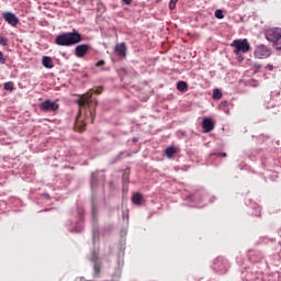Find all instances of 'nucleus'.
Segmentation results:
<instances>
[{
	"instance_id": "nucleus-29",
	"label": "nucleus",
	"mask_w": 281,
	"mask_h": 281,
	"mask_svg": "<svg viewBox=\"0 0 281 281\" xmlns=\"http://www.w3.org/2000/svg\"><path fill=\"white\" fill-rule=\"evenodd\" d=\"M213 155H215V157H227V153H223V151L216 153V154H213Z\"/></svg>"
},
{
	"instance_id": "nucleus-12",
	"label": "nucleus",
	"mask_w": 281,
	"mask_h": 281,
	"mask_svg": "<svg viewBox=\"0 0 281 281\" xmlns=\"http://www.w3.org/2000/svg\"><path fill=\"white\" fill-rule=\"evenodd\" d=\"M202 127L204 130V133H210L212 131H214V121H212V119H204L202 121Z\"/></svg>"
},
{
	"instance_id": "nucleus-4",
	"label": "nucleus",
	"mask_w": 281,
	"mask_h": 281,
	"mask_svg": "<svg viewBox=\"0 0 281 281\" xmlns=\"http://www.w3.org/2000/svg\"><path fill=\"white\" fill-rule=\"evenodd\" d=\"M232 47H235V54H247L249 49H251V46L249 45V41L247 38L244 40H235L231 44Z\"/></svg>"
},
{
	"instance_id": "nucleus-36",
	"label": "nucleus",
	"mask_w": 281,
	"mask_h": 281,
	"mask_svg": "<svg viewBox=\"0 0 281 281\" xmlns=\"http://www.w3.org/2000/svg\"><path fill=\"white\" fill-rule=\"evenodd\" d=\"M238 60H239V63H243V60H245V58H243V56H238Z\"/></svg>"
},
{
	"instance_id": "nucleus-1",
	"label": "nucleus",
	"mask_w": 281,
	"mask_h": 281,
	"mask_svg": "<svg viewBox=\"0 0 281 281\" xmlns=\"http://www.w3.org/2000/svg\"><path fill=\"white\" fill-rule=\"evenodd\" d=\"M82 42V35L78 31L72 30V32L61 33L56 36L55 43L59 47H71V45H78Z\"/></svg>"
},
{
	"instance_id": "nucleus-33",
	"label": "nucleus",
	"mask_w": 281,
	"mask_h": 281,
	"mask_svg": "<svg viewBox=\"0 0 281 281\" xmlns=\"http://www.w3.org/2000/svg\"><path fill=\"white\" fill-rule=\"evenodd\" d=\"M123 3L125 5H131V3H133V0H123Z\"/></svg>"
},
{
	"instance_id": "nucleus-11",
	"label": "nucleus",
	"mask_w": 281,
	"mask_h": 281,
	"mask_svg": "<svg viewBox=\"0 0 281 281\" xmlns=\"http://www.w3.org/2000/svg\"><path fill=\"white\" fill-rule=\"evenodd\" d=\"M114 54L119 56V58H126V43H119L114 46Z\"/></svg>"
},
{
	"instance_id": "nucleus-8",
	"label": "nucleus",
	"mask_w": 281,
	"mask_h": 281,
	"mask_svg": "<svg viewBox=\"0 0 281 281\" xmlns=\"http://www.w3.org/2000/svg\"><path fill=\"white\" fill-rule=\"evenodd\" d=\"M59 108H60V105L58 103H56L49 99L45 100L44 102H42L40 104V109L44 113H54V111H58Z\"/></svg>"
},
{
	"instance_id": "nucleus-9",
	"label": "nucleus",
	"mask_w": 281,
	"mask_h": 281,
	"mask_svg": "<svg viewBox=\"0 0 281 281\" xmlns=\"http://www.w3.org/2000/svg\"><path fill=\"white\" fill-rule=\"evenodd\" d=\"M2 19L8 23V25H11V27H16L20 23L19 18L16 14L10 12V11H4L2 12Z\"/></svg>"
},
{
	"instance_id": "nucleus-35",
	"label": "nucleus",
	"mask_w": 281,
	"mask_h": 281,
	"mask_svg": "<svg viewBox=\"0 0 281 281\" xmlns=\"http://www.w3.org/2000/svg\"><path fill=\"white\" fill-rule=\"evenodd\" d=\"M102 70L103 71H111V67H103Z\"/></svg>"
},
{
	"instance_id": "nucleus-28",
	"label": "nucleus",
	"mask_w": 281,
	"mask_h": 281,
	"mask_svg": "<svg viewBox=\"0 0 281 281\" xmlns=\"http://www.w3.org/2000/svg\"><path fill=\"white\" fill-rule=\"evenodd\" d=\"M0 63L1 65L5 64V57H3V52L0 50Z\"/></svg>"
},
{
	"instance_id": "nucleus-16",
	"label": "nucleus",
	"mask_w": 281,
	"mask_h": 281,
	"mask_svg": "<svg viewBox=\"0 0 281 281\" xmlns=\"http://www.w3.org/2000/svg\"><path fill=\"white\" fill-rule=\"evenodd\" d=\"M177 153V149L175 147H167L165 150V155L166 157H168L169 159L175 157V154Z\"/></svg>"
},
{
	"instance_id": "nucleus-6",
	"label": "nucleus",
	"mask_w": 281,
	"mask_h": 281,
	"mask_svg": "<svg viewBox=\"0 0 281 281\" xmlns=\"http://www.w3.org/2000/svg\"><path fill=\"white\" fill-rule=\"evenodd\" d=\"M254 56L259 59L269 58L271 56V48L265 44H259L254 50Z\"/></svg>"
},
{
	"instance_id": "nucleus-13",
	"label": "nucleus",
	"mask_w": 281,
	"mask_h": 281,
	"mask_svg": "<svg viewBox=\"0 0 281 281\" xmlns=\"http://www.w3.org/2000/svg\"><path fill=\"white\" fill-rule=\"evenodd\" d=\"M249 258L252 262H260L263 256L259 250H249Z\"/></svg>"
},
{
	"instance_id": "nucleus-31",
	"label": "nucleus",
	"mask_w": 281,
	"mask_h": 281,
	"mask_svg": "<svg viewBox=\"0 0 281 281\" xmlns=\"http://www.w3.org/2000/svg\"><path fill=\"white\" fill-rule=\"evenodd\" d=\"M262 68V65L256 63L254 64V69H261Z\"/></svg>"
},
{
	"instance_id": "nucleus-25",
	"label": "nucleus",
	"mask_w": 281,
	"mask_h": 281,
	"mask_svg": "<svg viewBox=\"0 0 281 281\" xmlns=\"http://www.w3.org/2000/svg\"><path fill=\"white\" fill-rule=\"evenodd\" d=\"M128 179H130L128 173H123V176H122L123 183H128Z\"/></svg>"
},
{
	"instance_id": "nucleus-27",
	"label": "nucleus",
	"mask_w": 281,
	"mask_h": 281,
	"mask_svg": "<svg viewBox=\"0 0 281 281\" xmlns=\"http://www.w3.org/2000/svg\"><path fill=\"white\" fill-rule=\"evenodd\" d=\"M122 155H124V151H121V153H119V155L115 156L114 162L115 161H121L122 160Z\"/></svg>"
},
{
	"instance_id": "nucleus-14",
	"label": "nucleus",
	"mask_w": 281,
	"mask_h": 281,
	"mask_svg": "<svg viewBox=\"0 0 281 281\" xmlns=\"http://www.w3.org/2000/svg\"><path fill=\"white\" fill-rule=\"evenodd\" d=\"M42 65L45 69H54V60L49 56L42 57Z\"/></svg>"
},
{
	"instance_id": "nucleus-38",
	"label": "nucleus",
	"mask_w": 281,
	"mask_h": 281,
	"mask_svg": "<svg viewBox=\"0 0 281 281\" xmlns=\"http://www.w3.org/2000/svg\"><path fill=\"white\" fill-rule=\"evenodd\" d=\"M222 104H224V105L227 104V101H224Z\"/></svg>"
},
{
	"instance_id": "nucleus-10",
	"label": "nucleus",
	"mask_w": 281,
	"mask_h": 281,
	"mask_svg": "<svg viewBox=\"0 0 281 281\" xmlns=\"http://www.w3.org/2000/svg\"><path fill=\"white\" fill-rule=\"evenodd\" d=\"M89 45L88 44H80L77 45L75 48V55L77 58H85L87 56V52H89Z\"/></svg>"
},
{
	"instance_id": "nucleus-34",
	"label": "nucleus",
	"mask_w": 281,
	"mask_h": 281,
	"mask_svg": "<svg viewBox=\"0 0 281 281\" xmlns=\"http://www.w3.org/2000/svg\"><path fill=\"white\" fill-rule=\"evenodd\" d=\"M94 93H97V94H99V95H100V93H102V88H98V89H95V90H94Z\"/></svg>"
},
{
	"instance_id": "nucleus-32",
	"label": "nucleus",
	"mask_w": 281,
	"mask_h": 281,
	"mask_svg": "<svg viewBox=\"0 0 281 281\" xmlns=\"http://www.w3.org/2000/svg\"><path fill=\"white\" fill-rule=\"evenodd\" d=\"M42 196H43V199H47V200L52 199L49 193H43Z\"/></svg>"
},
{
	"instance_id": "nucleus-15",
	"label": "nucleus",
	"mask_w": 281,
	"mask_h": 281,
	"mask_svg": "<svg viewBox=\"0 0 281 281\" xmlns=\"http://www.w3.org/2000/svg\"><path fill=\"white\" fill-rule=\"evenodd\" d=\"M132 203L134 205H142V203H144V194H142L139 192L134 193L132 196Z\"/></svg>"
},
{
	"instance_id": "nucleus-18",
	"label": "nucleus",
	"mask_w": 281,
	"mask_h": 281,
	"mask_svg": "<svg viewBox=\"0 0 281 281\" xmlns=\"http://www.w3.org/2000/svg\"><path fill=\"white\" fill-rule=\"evenodd\" d=\"M252 210H254V212H252L254 216H258L259 217L261 212H262V209L260 207V205L255 204L252 206Z\"/></svg>"
},
{
	"instance_id": "nucleus-24",
	"label": "nucleus",
	"mask_w": 281,
	"mask_h": 281,
	"mask_svg": "<svg viewBox=\"0 0 281 281\" xmlns=\"http://www.w3.org/2000/svg\"><path fill=\"white\" fill-rule=\"evenodd\" d=\"M200 196H201V192H195L193 194V201H198V202L203 201V199H201Z\"/></svg>"
},
{
	"instance_id": "nucleus-37",
	"label": "nucleus",
	"mask_w": 281,
	"mask_h": 281,
	"mask_svg": "<svg viewBox=\"0 0 281 281\" xmlns=\"http://www.w3.org/2000/svg\"><path fill=\"white\" fill-rule=\"evenodd\" d=\"M132 142H134V143L138 142L137 137H134V138L132 139Z\"/></svg>"
},
{
	"instance_id": "nucleus-19",
	"label": "nucleus",
	"mask_w": 281,
	"mask_h": 281,
	"mask_svg": "<svg viewBox=\"0 0 281 281\" xmlns=\"http://www.w3.org/2000/svg\"><path fill=\"white\" fill-rule=\"evenodd\" d=\"M4 91H14V82L9 81L5 82L3 86Z\"/></svg>"
},
{
	"instance_id": "nucleus-3",
	"label": "nucleus",
	"mask_w": 281,
	"mask_h": 281,
	"mask_svg": "<svg viewBox=\"0 0 281 281\" xmlns=\"http://www.w3.org/2000/svg\"><path fill=\"white\" fill-rule=\"evenodd\" d=\"M88 260L93 266V276H94V278H100V273L102 271V260H100V256L98 255L95 249H93L91 251L90 256L88 257Z\"/></svg>"
},
{
	"instance_id": "nucleus-2",
	"label": "nucleus",
	"mask_w": 281,
	"mask_h": 281,
	"mask_svg": "<svg viewBox=\"0 0 281 281\" xmlns=\"http://www.w3.org/2000/svg\"><path fill=\"white\" fill-rule=\"evenodd\" d=\"M266 40L271 43L276 52H281V29L273 27L266 32Z\"/></svg>"
},
{
	"instance_id": "nucleus-22",
	"label": "nucleus",
	"mask_w": 281,
	"mask_h": 281,
	"mask_svg": "<svg viewBox=\"0 0 281 281\" xmlns=\"http://www.w3.org/2000/svg\"><path fill=\"white\" fill-rule=\"evenodd\" d=\"M179 0H170L169 1V10H175L177 8V3Z\"/></svg>"
},
{
	"instance_id": "nucleus-17",
	"label": "nucleus",
	"mask_w": 281,
	"mask_h": 281,
	"mask_svg": "<svg viewBox=\"0 0 281 281\" xmlns=\"http://www.w3.org/2000/svg\"><path fill=\"white\" fill-rule=\"evenodd\" d=\"M177 89H178V91H181V92L188 91V82H186V81H178Z\"/></svg>"
},
{
	"instance_id": "nucleus-5",
	"label": "nucleus",
	"mask_w": 281,
	"mask_h": 281,
	"mask_svg": "<svg viewBox=\"0 0 281 281\" xmlns=\"http://www.w3.org/2000/svg\"><path fill=\"white\" fill-rule=\"evenodd\" d=\"M77 214L79 216V222L70 229L71 234H80L81 232H85V207L77 206Z\"/></svg>"
},
{
	"instance_id": "nucleus-21",
	"label": "nucleus",
	"mask_w": 281,
	"mask_h": 281,
	"mask_svg": "<svg viewBox=\"0 0 281 281\" xmlns=\"http://www.w3.org/2000/svg\"><path fill=\"white\" fill-rule=\"evenodd\" d=\"M215 19H225V14H223V10L217 9L215 11Z\"/></svg>"
},
{
	"instance_id": "nucleus-30",
	"label": "nucleus",
	"mask_w": 281,
	"mask_h": 281,
	"mask_svg": "<svg viewBox=\"0 0 281 281\" xmlns=\"http://www.w3.org/2000/svg\"><path fill=\"white\" fill-rule=\"evenodd\" d=\"M266 69H268V71H273V65L272 64H268L266 66Z\"/></svg>"
},
{
	"instance_id": "nucleus-26",
	"label": "nucleus",
	"mask_w": 281,
	"mask_h": 281,
	"mask_svg": "<svg viewBox=\"0 0 281 281\" xmlns=\"http://www.w3.org/2000/svg\"><path fill=\"white\" fill-rule=\"evenodd\" d=\"M104 65H106V61H104V59H101L95 64V67H104Z\"/></svg>"
},
{
	"instance_id": "nucleus-7",
	"label": "nucleus",
	"mask_w": 281,
	"mask_h": 281,
	"mask_svg": "<svg viewBox=\"0 0 281 281\" xmlns=\"http://www.w3.org/2000/svg\"><path fill=\"white\" fill-rule=\"evenodd\" d=\"M106 181V176L102 171H94L91 173L90 186L91 188H98L100 183H104Z\"/></svg>"
},
{
	"instance_id": "nucleus-23",
	"label": "nucleus",
	"mask_w": 281,
	"mask_h": 281,
	"mask_svg": "<svg viewBox=\"0 0 281 281\" xmlns=\"http://www.w3.org/2000/svg\"><path fill=\"white\" fill-rule=\"evenodd\" d=\"M0 45H2V47H8L7 37L0 36Z\"/></svg>"
},
{
	"instance_id": "nucleus-20",
	"label": "nucleus",
	"mask_w": 281,
	"mask_h": 281,
	"mask_svg": "<svg viewBox=\"0 0 281 281\" xmlns=\"http://www.w3.org/2000/svg\"><path fill=\"white\" fill-rule=\"evenodd\" d=\"M223 98V92L218 89H215L213 91V100H221Z\"/></svg>"
}]
</instances>
